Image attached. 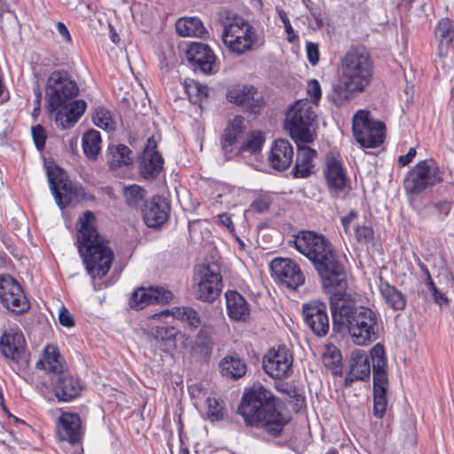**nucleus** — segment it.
Listing matches in <instances>:
<instances>
[{"mask_svg":"<svg viewBox=\"0 0 454 454\" xmlns=\"http://www.w3.org/2000/svg\"><path fill=\"white\" fill-rule=\"evenodd\" d=\"M373 62L363 47L350 48L340 59L338 78L333 82L330 94L337 106L348 104L357 93L371 83Z\"/></svg>","mask_w":454,"mask_h":454,"instance_id":"nucleus-1","label":"nucleus"},{"mask_svg":"<svg viewBox=\"0 0 454 454\" xmlns=\"http://www.w3.org/2000/svg\"><path fill=\"white\" fill-rule=\"evenodd\" d=\"M294 246L312 262L325 287L333 286L340 291L347 286L344 268L325 237L311 231H302L295 236Z\"/></svg>","mask_w":454,"mask_h":454,"instance_id":"nucleus-2","label":"nucleus"},{"mask_svg":"<svg viewBox=\"0 0 454 454\" xmlns=\"http://www.w3.org/2000/svg\"><path fill=\"white\" fill-rule=\"evenodd\" d=\"M79 93L76 82L65 71H54L47 79V110L55 113V122L61 129L73 127L87 108L83 99H74Z\"/></svg>","mask_w":454,"mask_h":454,"instance_id":"nucleus-3","label":"nucleus"},{"mask_svg":"<svg viewBox=\"0 0 454 454\" xmlns=\"http://www.w3.org/2000/svg\"><path fill=\"white\" fill-rule=\"evenodd\" d=\"M276 401L269 389L261 384H254L244 393L239 411L247 424L278 436L288 419L278 411Z\"/></svg>","mask_w":454,"mask_h":454,"instance_id":"nucleus-4","label":"nucleus"},{"mask_svg":"<svg viewBox=\"0 0 454 454\" xmlns=\"http://www.w3.org/2000/svg\"><path fill=\"white\" fill-rule=\"evenodd\" d=\"M95 223L96 217L90 211L79 217L77 247L88 273L92 278H103L112 266L114 253Z\"/></svg>","mask_w":454,"mask_h":454,"instance_id":"nucleus-5","label":"nucleus"},{"mask_svg":"<svg viewBox=\"0 0 454 454\" xmlns=\"http://www.w3.org/2000/svg\"><path fill=\"white\" fill-rule=\"evenodd\" d=\"M333 330L340 333H348L352 338L372 340L379 338L380 319L372 309L364 306L356 307L353 300L340 298L332 301Z\"/></svg>","mask_w":454,"mask_h":454,"instance_id":"nucleus-6","label":"nucleus"},{"mask_svg":"<svg viewBox=\"0 0 454 454\" xmlns=\"http://www.w3.org/2000/svg\"><path fill=\"white\" fill-rule=\"evenodd\" d=\"M36 367L53 374V390L59 401L70 402L81 395L82 385L80 380L67 372L68 366L53 344L45 346Z\"/></svg>","mask_w":454,"mask_h":454,"instance_id":"nucleus-7","label":"nucleus"},{"mask_svg":"<svg viewBox=\"0 0 454 454\" xmlns=\"http://www.w3.org/2000/svg\"><path fill=\"white\" fill-rule=\"evenodd\" d=\"M222 40L229 52L241 56L254 49L258 35L256 29L244 18L226 12Z\"/></svg>","mask_w":454,"mask_h":454,"instance_id":"nucleus-8","label":"nucleus"},{"mask_svg":"<svg viewBox=\"0 0 454 454\" xmlns=\"http://www.w3.org/2000/svg\"><path fill=\"white\" fill-rule=\"evenodd\" d=\"M316 118L311 103L299 99L286 112L285 128L296 144H309L316 137Z\"/></svg>","mask_w":454,"mask_h":454,"instance_id":"nucleus-9","label":"nucleus"},{"mask_svg":"<svg viewBox=\"0 0 454 454\" xmlns=\"http://www.w3.org/2000/svg\"><path fill=\"white\" fill-rule=\"evenodd\" d=\"M373 374V413L377 418H382L385 414L387 398V393L389 387L387 373V360L383 345L378 342L371 349Z\"/></svg>","mask_w":454,"mask_h":454,"instance_id":"nucleus-10","label":"nucleus"},{"mask_svg":"<svg viewBox=\"0 0 454 454\" xmlns=\"http://www.w3.org/2000/svg\"><path fill=\"white\" fill-rule=\"evenodd\" d=\"M353 134L364 148H374L384 141L385 125L372 119L368 111L360 110L353 117Z\"/></svg>","mask_w":454,"mask_h":454,"instance_id":"nucleus-11","label":"nucleus"},{"mask_svg":"<svg viewBox=\"0 0 454 454\" xmlns=\"http://www.w3.org/2000/svg\"><path fill=\"white\" fill-rule=\"evenodd\" d=\"M442 180L436 162L432 159L419 161L409 172L404 180L407 192L419 194L427 187L435 185Z\"/></svg>","mask_w":454,"mask_h":454,"instance_id":"nucleus-12","label":"nucleus"},{"mask_svg":"<svg viewBox=\"0 0 454 454\" xmlns=\"http://www.w3.org/2000/svg\"><path fill=\"white\" fill-rule=\"evenodd\" d=\"M48 179L51 190L57 205L61 208L83 198L84 192L82 187H77L67 178L66 174L59 168L49 169Z\"/></svg>","mask_w":454,"mask_h":454,"instance_id":"nucleus-13","label":"nucleus"},{"mask_svg":"<svg viewBox=\"0 0 454 454\" xmlns=\"http://www.w3.org/2000/svg\"><path fill=\"white\" fill-rule=\"evenodd\" d=\"M222 287L219 267L203 264L197 272L196 298L202 301L212 302L220 295Z\"/></svg>","mask_w":454,"mask_h":454,"instance_id":"nucleus-14","label":"nucleus"},{"mask_svg":"<svg viewBox=\"0 0 454 454\" xmlns=\"http://www.w3.org/2000/svg\"><path fill=\"white\" fill-rule=\"evenodd\" d=\"M293 355L285 345L270 348L263 356L264 372L272 379L282 380L292 373Z\"/></svg>","mask_w":454,"mask_h":454,"instance_id":"nucleus-15","label":"nucleus"},{"mask_svg":"<svg viewBox=\"0 0 454 454\" xmlns=\"http://www.w3.org/2000/svg\"><path fill=\"white\" fill-rule=\"evenodd\" d=\"M274 279L290 290H296L305 281L300 266L289 258H275L270 262Z\"/></svg>","mask_w":454,"mask_h":454,"instance_id":"nucleus-16","label":"nucleus"},{"mask_svg":"<svg viewBox=\"0 0 454 454\" xmlns=\"http://www.w3.org/2000/svg\"><path fill=\"white\" fill-rule=\"evenodd\" d=\"M0 299L13 312L22 313L29 309V302L21 286L10 275L0 276Z\"/></svg>","mask_w":454,"mask_h":454,"instance_id":"nucleus-17","label":"nucleus"},{"mask_svg":"<svg viewBox=\"0 0 454 454\" xmlns=\"http://www.w3.org/2000/svg\"><path fill=\"white\" fill-rule=\"evenodd\" d=\"M306 325L318 338L325 337L330 329L326 305L319 301H311L302 305Z\"/></svg>","mask_w":454,"mask_h":454,"instance_id":"nucleus-18","label":"nucleus"},{"mask_svg":"<svg viewBox=\"0 0 454 454\" xmlns=\"http://www.w3.org/2000/svg\"><path fill=\"white\" fill-rule=\"evenodd\" d=\"M227 99L242 108L257 113L263 105L262 93L252 85L238 84L228 90Z\"/></svg>","mask_w":454,"mask_h":454,"instance_id":"nucleus-19","label":"nucleus"},{"mask_svg":"<svg viewBox=\"0 0 454 454\" xmlns=\"http://www.w3.org/2000/svg\"><path fill=\"white\" fill-rule=\"evenodd\" d=\"M170 204L161 196H153L142 208L145 223L150 228H159L168 219Z\"/></svg>","mask_w":454,"mask_h":454,"instance_id":"nucleus-20","label":"nucleus"},{"mask_svg":"<svg viewBox=\"0 0 454 454\" xmlns=\"http://www.w3.org/2000/svg\"><path fill=\"white\" fill-rule=\"evenodd\" d=\"M156 148L155 139L149 137L140 158L138 167L139 173L145 179L155 178L163 168V159Z\"/></svg>","mask_w":454,"mask_h":454,"instance_id":"nucleus-21","label":"nucleus"},{"mask_svg":"<svg viewBox=\"0 0 454 454\" xmlns=\"http://www.w3.org/2000/svg\"><path fill=\"white\" fill-rule=\"evenodd\" d=\"M173 298L170 291L160 286L149 288L140 287L131 294L129 304L132 308L142 309L145 306L154 303H168Z\"/></svg>","mask_w":454,"mask_h":454,"instance_id":"nucleus-22","label":"nucleus"},{"mask_svg":"<svg viewBox=\"0 0 454 454\" xmlns=\"http://www.w3.org/2000/svg\"><path fill=\"white\" fill-rule=\"evenodd\" d=\"M324 175L331 193L337 196L345 190L348 179L341 161L333 155H326Z\"/></svg>","mask_w":454,"mask_h":454,"instance_id":"nucleus-23","label":"nucleus"},{"mask_svg":"<svg viewBox=\"0 0 454 454\" xmlns=\"http://www.w3.org/2000/svg\"><path fill=\"white\" fill-rule=\"evenodd\" d=\"M348 366L349 369L344 381L346 387H350L353 382L357 380L365 381L369 380L372 366L365 351L361 349L352 351Z\"/></svg>","mask_w":454,"mask_h":454,"instance_id":"nucleus-24","label":"nucleus"},{"mask_svg":"<svg viewBox=\"0 0 454 454\" xmlns=\"http://www.w3.org/2000/svg\"><path fill=\"white\" fill-rule=\"evenodd\" d=\"M186 56L195 71L200 70L203 74L212 72L215 58L212 50L207 45L201 43H193L190 44Z\"/></svg>","mask_w":454,"mask_h":454,"instance_id":"nucleus-25","label":"nucleus"},{"mask_svg":"<svg viewBox=\"0 0 454 454\" xmlns=\"http://www.w3.org/2000/svg\"><path fill=\"white\" fill-rule=\"evenodd\" d=\"M56 434L59 440L75 444L82 438L81 419L78 414L64 412L56 425Z\"/></svg>","mask_w":454,"mask_h":454,"instance_id":"nucleus-26","label":"nucleus"},{"mask_svg":"<svg viewBox=\"0 0 454 454\" xmlns=\"http://www.w3.org/2000/svg\"><path fill=\"white\" fill-rule=\"evenodd\" d=\"M244 119L241 116H234L228 121V124L223 133L221 145L222 150L227 160L231 159L239 153L237 147V140L244 131Z\"/></svg>","mask_w":454,"mask_h":454,"instance_id":"nucleus-27","label":"nucleus"},{"mask_svg":"<svg viewBox=\"0 0 454 454\" xmlns=\"http://www.w3.org/2000/svg\"><path fill=\"white\" fill-rule=\"evenodd\" d=\"M293 157L292 145L286 139L279 138L273 142L268 160L274 169L281 171L290 166Z\"/></svg>","mask_w":454,"mask_h":454,"instance_id":"nucleus-28","label":"nucleus"},{"mask_svg":"<svg viewBox=\"0 0 454 454\" xmlns=\"http://www.w3.org/2000/svg\"><path fill=\"white\" fill-rule=\"evenodd\" d=\"M169 317L170 311L168 309L162 310L159 314L152 317V322L149 326L148 337L155 340H176L182 338L181 333L173 325H168L166 323L158 322V318L161 317Z\"/></svg>","mask_w":454,"mask_h":454,"instance_id":"nucleus-29","label":"nucleus"},{"mask_svg":"<svg viewBox=\"0 0 454 454\" xmlns=\"http://www.w3.org/2000/svg\"><path fill=\"white\" fill-rule=\"evenodd\" d=\"M297 146L296 163L293 173L294 177L305 178L312 172L314 167L312 160L316 157L317 152L307 146L304 143H299Z\"/></svg>","mask_w":454,"mask_h":454,"instance_id":"nucleus-30","label":"nucleus"},{"mask_svg":"<svg viewBox=\"0 0 454 454\" xmlns=\"http://www.w3.org/2000/svg\"><path fill=\"white\" fill-rule=\"evenodd\" d=\"M227 310L231 318L246 320L249 317V307L244 297L236 291L225 294Z\"/></svg>","mask_w":454,"mask_h":454,"instance_id":"nucleus-31","label":"nucleus"},{"mask_svg":"<svg viewBox=\"0 0 454 454\" xmlns=\"http://www.w3.org/2000/svg\"><path fill=\"white\" fill-rule=\"evenodd\" d=\"M25 344L26 342H0V352L6 359L25 367L29 361V353Z\"/></svg>","mask_w":454,"mask_h":454,"instance_id":"nucleus-32","label":"nucleus"},{"mask_svg":"<svg viewBox=\"0 0 454 454\" xmlns=\"http://www.w3.org/2000/svg\"><path fill=\"white\" fill-rule=\"evenodd\" d=\"M176 29L181 36L205 37L208 34L202 21L197 17L179 19L176 23Z\"/></svg>","mask_w":454,"mask_h":454,"instance_id":"nucleus-33","label":"nucleus"},{"mask_svg":"<svg viewBox=\"0 0 454 454\" xmlns=\"http://www.w3.org/2000/svg\"><path fill=\"white\" fill-rule=\"evenodd\" d=\"M322 361L325 367L330 369L334 375H340L342 372V356L340 351L332 343L325 344L322 353Z\"/></svg>","mask_w":454,"mask_h":454,"instance_id":"nucleus-34","label":"nucleus"},{"mask_svg":"<svg viewBox=\"0 0 454 454\" xmlns=\"http://www.w3.org/2000/svg\"><path fill=\"white\" fill-rule=\"evenodd\" d=\"M380 294L385 302L394 310H403L406 306V300L403 294L395 286L387 282L380 283Z\"/></svg>","mask_w":454,"mask_h":454,"instance_id":"nucleus-35","label":"nucleus"},{"mask_svg":"<svg viewBox=\"0 0 454 454\" xmlns=\"http://www.w3.org/2000/svg\"><path fill=\"white\" fill-rule=\"evenodd\" d=\"M221 372L223 376L239 379L246 374L247 365L246 364L236 356H226L221 364Z\"/></svg>","mask_w":454,"mask_h":454,"instance_id":"nucleus-36","label":"nucleus"},{"mask_svg":"<svg viewBox=\"0 0 454 454\" xmlns=\"http://www.w3.org/2000/svg\"><path fill=\"white\" fill-rule=\"evenodd\" d=\"M131 151L124 145H118L108 148V164L111 168H116L131 162Z\"/></svg>","mask_w":454,"mask_h":454,"instance_id":"nucleus-37","label":"nucleus"},{"mask_svg":"<svg viewBox=\"0 0 454 454\" xmlns=\"http://www.w3.org/2000/svg\"><path fill=\"white\" fill-rule=\"evenodd\" d=\"M101 137L97 130L87 131L82 137V148L85 155L90 159H96L101 149Z\"/></svg>","mask_w":454,"mask_h":454,"instance_id":"nucleus-38","label":"nucleus"},{"mask_svg":"<svg viewBox=\"0 0 454 454\" xmlns=\"http://www.w3.org/2000/svg\"><path fill=\"white\" fill-rule=\"evenodd\" d=\"M264 143V137L262 133L260 131H253L247 137V140L241 145L237 153L238 154H242L245 152H248L250 153H258L262 145Z\"/></svg>","mask_w":454,"mask_h":454,"instance_id":"nucleus-39","label":"nucleus"},{"mask_svg":"<svg viewBox=\"0 0 454 454\" xmlns=\"http://www.w3.org/2000/svg\"><path fill=\"white\" fill-rule=\"evenodd\" d=\"M145 195V190L137 184H131L123 189L125 201L130 207H137L144 200Z\"/></svg>","mask_w":454,"mask_h":454,"instance_id":"nucleus-40","label":"nucleus"},{"mask_svg":"<svg viewBox=\"0 0 454 454\" xmlns=\"http://www.w3.org/2000/svg\"><path fill=\"white\" fill-rule=\"evenodd\" d=\"M184 89L190 100L193 103H197L202 98H207L208 94V88L194 80L185 82Z\"/></svg>","mask_w":454,"mask_h":454,"instance_id":"nucleus-41","label":"nucleus"},{"mask_svg":"<svg viewBox=\"0 0 454 454\" xmlns=\"http://www.w3.org/2000/svg\"><path fill=\"white\" fill-rule=\"evenodd\" d=\"M173 317L186 321L190 325L197 327L200 324V319L196 310L189 307L177 308L172 311Z\"/></svg>","mask_w":454,"mask_h":454,"instance_id":"nucleus-42","label":"nucleus"},{"mask_svg":"<svg viewBox=\"0 0 454 454\" xmlns=\"http://www.w3.org/2000/svg\"><path fill=\"white\" fill-rule=\"evenodd\" d=\"M93 121L96 126L105 130L110 131L114 129V122L111 117V114L105 108L97 109L93 116Z\"/></svg>","mask_w":454,"mask_h":454,"instance_id":"nucleus-43","label":"nucleus"},{"mask_svg":"<svg viewBox=\"0 0 454 454\" xmlns=\"http://www.w3.org/2000/svg\"><path fill=\"white\" fill-rule=\"evenodd\" d=\"M454 30L451 21L449 19H442L435 28L436 36L442 42L443 40L450 42L452 40Z\"/></svg>","mask_w":454,"mask_h":454,"instance_id":"nucleus-44","label":"nucleus"},{"mask_svg":"<svg viewBox=\"0 0 454 454\" xmlns=\"http://www.w3.org/2000/svg\"><path fill=\"white\" fill-rule=\"evenodd\" d=\"M207 416L211 421H218L223 419V407L218 400L208 397L207 399Z\"/></svg>","mask_w":454,"mask_h":454,"instance_id":"nucleus-45","label":"nucleus"},{"mask_svg":"<svg viewBox=\"0 0 454 454\" xmlns=\"http://www.w3.org/2000/svg\"><path fill=\"white\" fill-rule=\"evenodd\" d=\"M356 239L362 244H366L373 239V231L367 225H356L354 228Z\"/></svg>","mask_w":454,"mask_h":454,"instance_id":"nucleus-46","label":"nucleus"},{"mask_svg":"<svg viewBox=\"0 0 454 454\" xmlns=\"http://www.w3.org/2000/svg\"><path fill=\"white\" fill-rule=\"evenodd\" d=\"M307 93L312 98L315 105H317L322 96L321 86L317 80L311 79L308 82Z\"/></svg>","mask_w":454,"mask_h":454,"instance_id":"nucleus-47","label":"nucleus"},{"mask_svg":"<svg viewBox=\"0 0 454 454\" xmlns=\"http://www.w3.org/2000/svg\"><path fill=\"white\" fill-rule=\"evenodd\" d=\"M0 340H25V336L18 325H12L4 332Z\"/></svg>","mask_w":454,"mask_h":454,"instance_id":"nucleus-48","label":"nucleus"},{"mask_svg":"<svg viewBox=\"0 0 454 454\" xmlns=\"http://www.w3.org/2000/svg\"><path fill=\"white\" fill-rule=\"evenodd\" d=\"M277 12H278V15L279 19L281 20V21L283 22V24L285 26V29L287 34V40L289 42H294L297 36L294 33V30L293 29V27L291 25V22H290L288 17H287V14L282 9H278Z\"/></svg>","mask_w":454,"mask_h":454,"instance_id":"nucleus-49","label":"nucleus"},{"mask_svg":"<svg viewBox=\"0 0 454 454\" xmlns=\"http://www.w3.org/2000/svg\"><path fill=\"white\" fill-rule=\"evenodd\" d=\"M32 136L37 149H43L44 147L46 135L45 130L41 125H36L32 129Z\"/></svg>","mask_w":454,"mask_h":454,"instance_id":"nucleus-50","label":"nucleus"},{"mask_svg":"<svg viewBox=\"0 0 454 454\" xmlns=\"http://www.w3.org/2000/svg\"><path fill=\"white\" fill-rule=\"evenodd\" d=\"M306 51L309 62L312 66H316L319 60L318 45L315 43H307Z\"/></svg>","mask_w":454,"mask_h":454,"instance_id":"nucleus-51","label":"nucleus"},{"mask_svg":"<svg viewBox=\"0 0 454 454\" xmlns=\"http://www.w3.org/2000/svg\"><path fill=\"white\" fill-rule=\"evenodd\" d=\"M59 321L60 325L65 327H72L74 325V320L73 315L65 307H61L59 309Z\"/></svg>","mask_w":454,"mask_h":454,"instance_id":"nucleus-52","label":"nucleus"},{"mask_svg":"<svg viewBox=\"0 0 454 454\" xmlns=\"http://www.w3.org/2000/svg\"><path fill=\"white\" fill-rule=\"evenodd\" d=\"M357 218V213L355 210H351L347 215L341 218V224L343 226L344 231L346 234L351 236L352 231L350 224L351 223Z\"/></svg>","mask_w":454,"mask_h":454,"instance_id":"nucleus-53","label":"nucleus"},{"mask_svg":"<svg viewBox=\"0 0 454 454\" xmlns=\"http://www.w3.org/2000/svg\"><path fill=\"white\" fill-rule=\"evenodd\" d=\"M270 200L266 197H259L255 199L251 207L254 210L259 213L266 211L270 207Z\"/></svg>","mask_w":454,"mask_h":454,"instance_id":"nucleus-54","label":"nucleus"},{"mask_svg":"<svg viewBox=\"0 0 454 454\" xmlns=\"http://www.w3.org/2000/svg\"><path fill=\"white\" fill-rule=\"evenodd\" d=\"M415 155H416V149L414 147H411V148H410L409 152L406 154L401 155L398 157V163L402 167H404L412 161Z\"/></svg>","mask_w":454,"mask_h":454,"instance_id":"nucleus-55","label":"nucleus"},{"mask_svg":"<svg viewBox=\"0 0 454 454\" xmlns=\"http://www.w3.org/2000/svg\"><path fill=\"white\" fill-rule=\"evenodd\" d=\"M218 219L221 224L225 226L231 232H233L235 231L234 224L229 215L220 214L218 215Z\"/></svg>","mask_w":454,"mask_h":454,"instance_id":"nucleus-56","label":"nucleus"},{"mask_svg":"<svg viewBox=\"0 0 454 454\" xmlns=\"http://www.w3.org/2000/svg\"><path fill=\"white\" fill-rule=\"evenodd\" d=\"M215 334V329L210 325H204L199 333V338L200 340H208L212 339Z\"/></svg>","mask_w":454,"mask_h":454,"instance_id":"nucleus-57","label":"nucleus"},{"mask_svg":"<svg viewBox=\"0 0 454 454\" xmlns=\"http://www.w3.org/2000/svg\"><path fill=\"white\" fill-rule=\"evenodd\" d=\"M419 267L420 269L425 272L426 276H427V282H426V285L428 288L429 291L433 292V291H436V286L435 284L434 283L433 279H432V277L430 275V272L428 270V269L422 263H419Z\"/></svg>","mask_w":454,"mask_h":454,"instance_id":"nucleus-58","label":"nucleus"},{"mask_svg":"<svg viewBox=\"0 0 454 454\" xmlns=\"http://www.w3.org/2000/svg\"><path fill=\"white\" fill-rule=\"evenodd\" d=\"M57 30L59 34L68 43L71 42V35L70 33L66 27V25L62 22H58L57 24Z\"/></svg>","mask_w":454,"mask_h":454,"instance_id":"nucleus-59","label":"nucleus"},{"mask_svg":"<svg viewBox=\"0 0 454 454\" xmlns=\"http://www.w3.org/2000/svg\"><path fill=\"white\" fill-rule=\"evenodd\" d=\"M432 293H433L434 301L437 304L442 305V304H445L448 302V299L445 296V294L441 293L437 288H436V291H433Z\"/></svg>","mask_w":454,"mask_h":454,"instance_id":"nucleus-60","label":"nucleus"},{"mask_svg":"<svg viewBox=\"0 0 454 454\" xmlns=\"http://www.w3.org/2000/svg\"><path fill=\"white\" fill-rule=\"evenodd\" d=\"M35 106L34 111H33V115L34 116H37L38 114H39V111H40L42 93H41L39 89H36L35 90Z\"/></svg>","mask_w":454,"mask_h":454,"instance_id":"nucleus-61","label":"nucleus"},{"mask_svg":"<svg viewBox=\"0 0 454 454\" xmlns=\"http://www.w3.org/2000/svg\"><path fill=\"white\" fill-rule=\"evenodd\" d=\"M323 286L325 288H326L324 285H323ZM328 288H329V292H332V289H333L335 292L338 293V294H340L341 292H343L346 289V287H345L343 290L340 291L336 287H333V286H329ZM342 297L345 298L343 295H341L340 298H342ZM338 299H340V297H339V295H336V298L335 299H332L331 301H337Z\"/></svg>","mask_w":454,"mask_h":454,"instance_id":"nucleus-62","label":"nucleus"},{"mask_svg":"<svg viewBox=\"0 0 454 454\" xmlns=\"http://www.w3.org/2000/svg\"><path fill=\"white\" fill-rule=\"evenodd\" d=\"M336 453V450L335 449H329L326 452V454H335Z\"/></svg>","mask_w":454,"mask_h":454,"instance_id":"nucleus-63","label":"nucleus"},{"mask_svg":"<svg viewBox=\"0 0 454 454\" xmlns=\"http://www.w3.org/2000/svg\"><path fill=\"white\" fill-rule=\"evenodd\" d=\"M237 240H238L240 247H244V246H245L244 242L239 238H237Z\"/></svg>","mask_w":454,"mask_h":454,"instance_id":"nucleus-64","label":"nucleus"}]
</instances>
